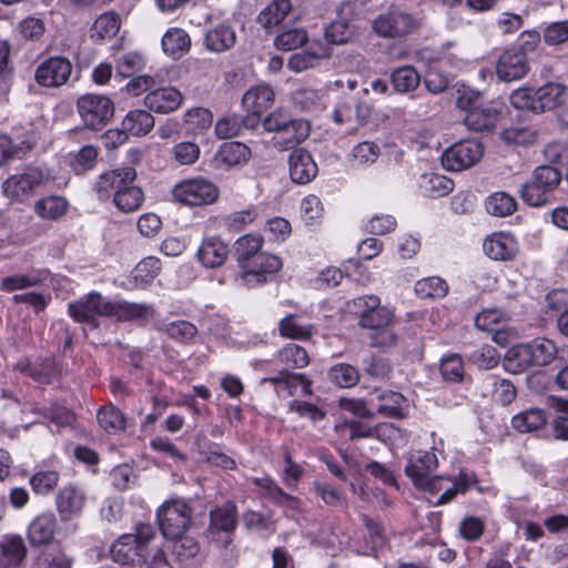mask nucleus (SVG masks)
I'll return each mask as SVG.
<instances>
[{
  "instance_id": "nucleus-59",
  "label": "nucleus",
  "mask_w": 568,
  "mask_h": 568,
  "mask_svg": "<svg viewBox=\"0 0 568 568\" xmlns=\"http://www.w3.org/2000/svg\"><path fill=\"white\" fill-rule=\"evenodd\" d=\"M244 126H246L244 118L237 114H229L216 122L215 133L220 139H230L239 135Z\"/></svg>"
},
{
  "instance_id": "nucleus-18",
  "label": "nucleus",
  "mask_w": 568,
  "mask_h": 568,
  "mask_svg": "<svg viewBox=\"0 0 568 568\" xmlns=\"http://www.w3.org/2000/svg\"><path fill=\"white\" fill-rule=\"evenodd\" d=\"M290 175L294 183H310L317 175V165L310 152L295 149L288 159Z\"/></svg>"
},
{
  "instance_id": "nucleus-26",
  "label": "nucleus",
  "mask_w": 568,
  "mask_h": 568,
  "mask_svg": "<svg viewBox=\"0 0 568 568\" xmlns=\"http://www.w3.org/2000/svg\"><path fill=\"white\" fill-rule=\"evenodd\" d=\"M376 403V409L381 415L390 418H402L406 398L398 392L389 389H375V397L371 398V403Z\"/></svg>"
},
{
  "instance_id": "nucleus-47",
  "label": "nucleus",
  "mask_w": 568,
  "mask_h": 568,
  "mask_svg": "<svg viewBox=\"0 0 568 568\" xmlns=\"http://www.w3.org/2000/svg\"><path fill=\"white\" fill-rule=\"evenodd\" d=\"M535 366H545L556 357L557 348L552 341L538 337L529 343Z\"/></svg>"
},
{
  "instance_id": "nucleus-17",
  "label": "nucleus",
  "mask_w": 568,
  "mask_h": 568,
  "mask_svg": "<svg viewBox=\"0 0 568 568\" xmlns=\"http://www.w3.org/2000/svg\"><path fill=\"white\" fill-rule=\"evenodd\" d=\"M229 245L219 236L205 237L197 252V261L206 268L222 266L229 257Z\"/></svg>"
},
{
  "instance_id": "nucleus-50",
  "label": "nucleus",
  "mask_w": 568,
  "mask_h": 568,
  "mask_svg": "<svg viewBox=\"0 0 568 568\" xmlns=\"http://www.w3.org/2000/svg\"><path fill=\"white\" fill-rule=\"evenodd\" d=\"M253 484L263 490V495L272 499L277 505L295 503V498L286 494L272 478H253Z\"/></svg>"
},
{
  "instance_id": "nucleus-16",
  "label": "nucleus",
  "mask_w": 568,
  "mask_h": 568,
  "mask_svg": "<svg viewBox=\"0 0 568 568\" xmlns=\"http://www.w3.org/2000/svg\"><path fill=\"white\" fill-rule=\"evenodd\" d=\"M121 126V131H109L108 134H116L119 142H124L128 134L141 136L149 133L154 126V118L145 110H132L122 120Z\"/></svg>"
},
{
  "instance_id": "nucleus-33",
  "label": "nucleus",
  "mask_w": 568,
  "mask_h": 568,
  "mask_svg": "<svg viewBox=\"0 0 568 568\" xmlns=\"http://www.w3.org/2000/svg\"><path fill=\"white\" fill-rule=\"evenodd\" d=\"M292 10L291 0H273L257 17V21L267 30L280 26Z\"/></svg>"
},
{
  "instance_id": "nucleus-21",
  "label": "nucleus",
  "mask_w": 568,
  "mask_h": 568,
  "mask_svg": "<svg viewBox=\"0 0 568 568\" xmlns=\"http://www.w3.org/2000/svg\"><path fill=\"white\" fill-rule=\"evenodd\" d=\"M57 518L51 511L37 516L28 527V538L32 546L50 544L55 534Z\"/></svg>"
},
{
  "instance_id": "nucleus-19",
  "label": "nucleus",
  "mask_w": 568,
  "mask_h": 568,
  "mask_svg": "<svg viewBox=\"0 0 568 568\" xmlns=\"http://www.w3.org/2000/svg\"><path fill=\"white\" fill-rule=\"evenodd\" d=\"M85 504V495L74 486H65L55 496V506L62 521L80 515Z\"/></svg>"
},
{
  "instance_id": "nucleus-4",
  "label": "nucleus",
  "mask_w": 568,
  "mask_h": 568,
  "mask_svg": "<svg viewBox=\"0 0 568 568\" xmlns=\"http://www.w3.org/2000/svg\"><path fill=\"white\" fill-rule=\"evenodd\" d=\"M160 529L166 539H176L185 534L192 518V508L182 498L166 500L158 509Z\"/></svg>"
},
{
  "instance_id": "nucleus-3",
  "label": "nucleus",
  "mask_w": 568,
  "mask_h": 568,
  "mask_svg": "<svg viewBox=\"0 0 568 568\" xmlns=\"http://www.w3.org/2000/svg\"><path fill=\"white\" fill-rule=\"evenodd\" d=\"M419 19L412 12L399 7H390L373 21L376 34L387 39H400L418 30Z\"/></svg>"
},
{
  "instance_id": "nucleus-30",
  "label": "nucleus",
  "mask_w": 568,
  "mask_h": 568,
  "mask_svg": "<svg viewBox=\"0 0 568 568\" xmlns=\"http://www.w3.org/2000/svg\"><path fill=\"white\" fill-rule=\"evenodd\" d=\"M112 310L109 317H115L118 321H134L146 318L154 314L151 305L144 303H130L126 301L111 302Z\"/></svg>"
},
{
  "instance_id": "nucleus-14",
  "label": "nucleus",
  "mask_w": 568,
  "mask_h": 568,
  "mask_svg": "<svg viewBox=\"0 0 568 568\" xmlns=\"http://www.w3.org/2000/svg\"><path fill=\"white\" fill-rule=\"evenodd\" d=\"M182 93L173 87H162L151 90L144 97V105L152 112L166 114L175 111L182 104Z\"/></svg>"
},
{
  "instance_id": "nucleus-11",
  "label": "nucleus",
  "mask_w": 568,
  "mask_h": 568,
  "mask_svg": "<svg viewBox=\"0 0 568 568\" xmlns=\"http://www.w3.org/2000/svg\"><path fill=\"white\" fill-rule=\"evenodd\" d=\"M72 73V63L63 57H50L36 69L37 83L45 88H59L68 82Z\"/></svg>"
},
{
  "instance_id": "nucleus-37",
  "label": "nucleus",
  "mask_w": 568,
  "mask_h": 568,
  "mask_svg": "<svg viewBox=\"0 0 568 568\" xmlns=\"http://www.w3.org/2000/svg\"><path fill=\"white\" fill-rule=\"evenodd\" d=\"M547 423L546 413L540 408H530L515 415L513 427L520 433H530L540 429Z\"/></svg>"
},
{
  "instance_id": "nucleus-52",
  "label": "nucleus",
  "mask_w": 568,
  "mask_h": 568,
  "mask_svg": "<svg viewBox=\"0 0 568 568\" xmlns=\"http://www.w3.org/2000/svg\"><path fill=\"white\" fill-rule=\"evenodd\" d=\"M60 480V474L57 470H39L29 479L32 490L39 495H47L54 490Z\"/></svg>"
},
{
  "instance_id": "nucleus-42",
  "label": "nucleus",
  "mask_w": 568,
  "mask_h": 568,
  "mask_svg": "<svg viewBox=\"0 0 568 568\" xmlns=\"http://www.w3.org/2000/svg\"><path fill=\"white\" fill-rule=\"evenodd\" d=\"M144 202V193L141 187L133 183L125 191H120L113 199L116 209L123 213L138 211Z\"/></svg>"
},
{
  "instance_id": "nucleus-61",
  "label": "nucleus",
  "mask_w": 568,
  "mask_h": 568,
  "mask_svg": "<svg viewBox=\"0 0 568 568\" xmlns=\"http://www.w3.org/2000/svg\"><path fill=\"white\" fill-rule=\"evenodd\" d=\"M172 540L174 541L172 551L180 562L186 564L200 552V545L193 537L182 535Z\"/></svg>"
},
{
  "instance_id": "nucleus-8",
  "label": "nucleus",
  "mask_w": 568,
  "mask_h": 568,
  "mask_svg": "<svg viewBox=\"0 0 568 568\" xmlns=\"http://www.w3.org/2000/svg\"><path fill=\"white\" fill-rule=\"evenodd\" d=\"M484 154L480 142L471 139L462 140L446 149L442 155V163L446 170L463 171L475 165Z\"/></svg>"
},
{
  "instance_id": "nucleus-1",
  "label": "nucleus",
  "mask_w": 568,
  "mask_h": 568,
  "mask_svg": "<svg viewBox=\"0 0 568 568\" xmlns=\"http://www.w3.org/2000/svg\"><path fill=\"white\" fill-rule=\"evenodd\" d=\"M348 307L358 318V326L368 329L369 345L387 349L397 344L398 336L394 329L396 316L394 310L381 304L376 295H363L348 302Z\"/></svg>"
},
{
  "instance_id": "nucleus-57",
  "label": "nucleus",
  "mask_w": 568,
  "mask_h": 568,
  "mask_svg": "<svg viewBox=\"0 0 568 568\" xmlns=\"http://www.w3.org/2000/svg\"><path fill=\"white\" fill-rule=\"evenodd\" d=\"M280 333L284 337L306 339L312 335V325H304L297 321L295 315H287L278 325Z\"/></svg>"
},
{
  "instance_id": "nucleus-25",
  "label": "nucleus",
  "mask_w": 568,
  "mask_h": 568,
  "mask_svg": "<svg viewBox=\"0 0 568 568\" xmlns=\"http://www.w3.org/2000/svg\"><path fill=\"white\" fill-rule=\"evenodd\" d=\"M110 555L114 561L122 565L134 564L144 558L143 550L131 534L119 537V539L112 544Z\"/></svg>"
},
{
  "instance_id": "nucleus-15",
  "label": "nucleus",
  "mask_w": 568,
  "mask_h": 568,
  "mask_svg": "<svg viewBox=\"0 0 568 568\" xmlns=\"http://www.w3.org/2000/svg\"><path fill=\"white\" fill-rule=\"evenodd\" d=\"M485 254L495 261H511L518 253V243L509 233H494L483 243Z\"/></svg>"
},
{
  "instance_id": "nucleus-60",
  "label": "nucleus",
  "mask_w": 568,
  "mask_h": 568,
  "mask_svg": "<svg viewBox=\"0 0 568 568\" xmlns=\"http://www.w3.org/2000/svg\"><path fill=\"white\" fill-rule=\"evenodd\" d=\"M498 351L491 345H481L476 348L470 355L469 361L480 369H490L499 363Z\"/></svg>"
},
{
  "instance_id": "nucleus-45",
  "label": "nucleus",
  "mask_w": 568,
  "mask_h": 568,
  "mask_svg": "<svg viewBox=\"0 0 568 568\" xmlns=\"http://www.w3.org/2000/svg\"><path fill=\"white\" fill-rule=\"evenodd\" d=\"M415 292L422 298H440L446 296L448 285L443 278L432 276L417 281Z\"/></svg>"
},
{
  "instance_id": "nucleus-49",
  "label": "nucleus",
  "mask_w": 568,
  "mask_h": 568,
  "mask_svg": "<svg viewBox=\"0 0 568 568\" xmlns=\"http://www.w3.org/2000/svg\"><path fill=\"white\" fill-rule=\"evenodd\" d=\"M516 200L506 192L491 194L486 202L487 211L496 216H507L516 211Z\"/></svg>"
},
{
  "instance_id": "nucleus-40",
  "label": "nucleus",
  "mask_w": 568,
  "mask_h": 568,
  "mask_svg": "<svg viewBox=\"0 0 568 568\" xmlns=\"http://www.w3.org/2000/svg\"><path fill=\"white\" fill-rule=\"evenodd\" d=\"M23 372L33 381L48 385L60 376V367L54 358H44L40 364H28Z\"/></svg>"
},
{
  "instance_id": "nucleus-38",
  "label": "nucleus",
  "mask_w": 568,
  "mask_h": 568,
  "mask_svg": "<svg viewBox=\"0 0 568 568\" xmlns=\"http://www.w3.org/2000/svg\"><path fill=\"white\" fill-rule=\"evenodd\" d=\"M501 140L508 145L527 146L537 141V130L530 125L515 124L500 133Z\"/></svg>"
},
{
  "instance_id": "nucleus-39",
  "label": "nucleus",
  "mask_w": 568,
  "mask_h": 568,
  "mask_svg": "<svg viewBox=\"0 0 568 568\" xmlns=\"http://www.w3.org/2000/svg\"><path fill=\"white\" fill-rule=\"evenodd\" d=\"M505 363L507 368L514 373H520L535 366L529 343L510 347L506 353Z\"/></svg>"
},
{
  "instance_id": "nucleus-10",
  "label": "nucleus",
  "mask_w": 568,
  "mask_h": 568,
  "mask_svg": "<svg viewBox=\"0 0 568 568\" xmlns=\"http://www.w3.org/2000/svg\"><path fill=\"white\" fill-rule=\"evenodd\" d=\"M283 266L282 260L273 254L260 252L241 270V280L247 286L265 283L267 275L277 273Z\"/></svg>"
},
{
  "instance_id": "nucleus-44",
  "label": "nucleus",
  "mask_w": 568,
  "mask_h": 568,
  "mask_svg": "<svg viewBox=\"0 0 568 568\" xmlns=\"http://www.w3.org/2000/svg\"><path fill=\"white\" fill-rule=\"evenodd\" d=\"M422 189L429 197H442L454 190V182L449 178L440 174L424 175Z\"/></svg>"
},
{
  "instance_id": "nucleus-43",
  "label": "nucleus",
  "mask_w": 568,
  "mask_h": 568,
  "mask_svg": "<svg viewBox=\"0 0 568 568\" xmlns=\"http://www.w3.org/2000/svg\"><path fill=\"white\" fill-rule=\"evenodd\" d=\"M44 280L43 271H32L27 274H14L11 276L3 277L1 281V287L4 291L13 292L17 290H24L31 286L40 285Z\"/></svg>"
},
{
  "instance_id": "nucleus-31",
  "label": "nucleus",
  "mask_w": 568,
  "mask_h": 568,
  "mask_svg": "<svg viewBox=\"0 0 568 568\" xmlns=\"http://www.w3.org/2000/svg\"><path fill=\"white\" fill-rule=\"evenodd\" d=\"M263 242V237L255 233H248L236 240L234 255L240 268L262 252Z\"/></svg>"
},
{
  "instance_id": "nucleus-63",
  "label": "nucleus",
  "mask_w": 568,
  "mask_h": 568,
  "mask_svg": "<svg viewBox=\"0 0 568 568\" xmlns=\"http://www.w3.org/2000/svg\"><path fill=\"white\" fill-rule=\"evenodd\" d=\"M381 154L379 146L371 141L356 144L352 150V160L357 165H369L376 162Z\"/></svg>"
},
{
  "instance_id": "nucleus-13",
  "label": "nucleus",
  "mask_w": 568,
  "mask_h": 568,
  "mask_svg": "<svg viewBox=\"0 0 568 568\" xmlns=\"http://www.w3.org/2000/svg\"><path fill=\"white\" fill-rule=\"evenodd\" d=\"M527 72V57L525 52L515 48L505 50L496 64L497 77L506 82L521 79Z\"/></svg>"
},
{
  "instance_id": "nucleus-5",
  "label": "nucleus",
  "mask_w": 568,
  "mask_h": 568,
  "mask_svg": "<svg viewBox=\"0 0 568 568\" xmlns=\"http://www.w3.org/2000/svg\"><path fill=\"white\" fill-rule=\"evenodd\" d=\"M77 109L84 125L94 131L102 130L114 114L113 102L99 94L81 95L77 100Z\"/></svg>"
},
{
  "instance_id": "nucleus-34",
  "label": "nucleus",
  "mask_w": 568,
  "mask_h": 568,
  "mask_svg": "<svg viewBox=\"0 0 568 568\" xmlns=\"http://www.w3.org/2000/svg\"><path fill=\"white\" fill-rule=\"evenodd\" d=\"M120 27L121 19L119 14L113 11L105 12L94 21L90 30V37L95 41L110 40L116 36Z\"/></svg>"
},
{
  "instance_id": "nucleus-32",
  "label": "nucleus",
  "mask_w": 568,
  "mask_h": 568,
  "mask_svg": "<svg viewBox=\"0 0 568 568\" xmlns=\"http://www.w3.org/2000/svg\"><path fill=\"white\" fill-rule=\"evenodd\" d=\"M191 38L187 32L181 28L169 29L162 38L163 51L173 59H179L189 52Z\"/></svg>"
},
{
  "instance_id": "nucleus-7",
  "label": "nucleus",
  "mask_w": 568,
  "mask_h": 568,
  "mask_svg": "<svg viewBox=\"0 0 568 568\" xmlns=\"http://www.w3.org/2000/svg\"><path fill=\"white\" fill-rule=\"evenodd\" d=\"M173 196L182 204L201 206L214 203L219 197V189L205 179H192L178 183L173 187Z\"/></svg>"
},
{
  "instance_id": "nucleus-41",
  "label": "nucleus",
  "mask_w": 568,
  "mask_h": 568,
  "mask_svg": "<svg viewBox=\"0 0 568 568\" xmlns=\"http://www.w3.org/2000/svg\"><path fill=\"white\" fill-rule=\"evenodd\" d=\"M276 357L287 371L303 368L310 363V357L305 348L294 343L286 344L278 351Z\"/></svg>"
},
{
  "instance_id": "nucleus-20",
  "label": "nucleus",
  "mask_w": 568,
  "mask_h": 568,
  "mask_svg": "<svg viewBox=\"0 0 568 568\" xmlns=\"http://www.w3.org/2000/svg\"><path fill=\"white\" fill-rule=\"evenodd\" d=\"M27 557L24 540L19 535H6L0 540V568H20Z\"/></svg>"
},
{
  "instance_id": "nucleus-48",
  "label": "nucleus",
  "mask_w": 568,
  "mask_h": 568,
  "mask_svg": "<svg viewBox=\"0 0 568 568\" xmlns=\"http://www.w3.org/2000/svg\"><path fill=\"white\" fill-rule=\"evenodd\" d=\"M324 36L328 43L344 44L356 36V31L346 20H336L325 28Z\"/></svg>"
},
{
  "instance_id": "nucleus-36",
  "label": "nucleus",
  "mask_w": 568,
  "mask_h": 568,
  "mask_svg": "<svg viewBox=\"0 0 568 568\" xmlns=\"http://www.w3.org/2000/svg\"><path fill=\"white\" fill-rule=\"evenodd\" d=\"M236 506L229 501L211 510L210 528L212 530L232 532L236 527Z\"/></svg>"
},
{
  "instance_id": "nucleus-51",
  "label": "nucleus",
  "mask_w": 568,
  "mask_h": 568,
  "mask_svg": "<svg viewBox=\"0 0 568 568\" xmlns=\"http://www.w3.org/2000/svg\"><path fill=\"white\" fill-rule=\"evenodd\" d=\"M97 418L99 425L109 433L124 429V415L119 408H116L113 405L100 408Z\"/></svg>"
},
{
  "instance_id": "nucleus-54",
  "label": "nucleus",
  "mask_w": 568,
  "mask_h": 568,
  "mask_svg": "<svg viewBox=\"0 0 568 568\" xmlns=\"http://www.w3.org/2000/svg\"><path fill=\"white\" fill-rule=\"evenodd\" d=\"M307 40V32L302 28H295L277 34L274 44L280 50L291 51L304 45Z\"/></svg>"
},
{
  "instance_id": "nucleus-28",
  "label": "nucleus",
  "mask_w": 568,
  "mask_h": 568,
  "mask_svg": "<svg viewBox=\"0 0 568 568\" xmlns=\"http://www.w3.org/2000/svg\"><path fill=\"white\" fill-rule=\"evenodd\" d=\"M274 92L268 85H257L242 98L244 108L253 115H261L272 106Z\"/></svg>"
},
{
  "instance_id": "nucleus-12",
  "label": "nucleus",
  "mask_w": 568,
  "mask_h": 568,
  "mask_svg": "<svg viewBox=\"0 0 568 568\" xmlns=\"http://www.w3.org/2000/svg\"><path fill=\"white\" fill-rule=\"evenodd\" d=\"M136 179L135 169L132 166H124L102 173L94 184V191L100 200H109L118 192L125 191Z\"/></svg>"
},
{
  "instance_id": "nucleus-46",
  "label": "nucleus",
  "mask_w": 568,
  "mask_h": 568,
  "mask_svg": "<svg viewBox=\"0 0 568 568\" xmlns=\"http://www.w3.org/2000/svg\"><path fill=\"white\" fill-rule=\"evenodd\" d=\"M219 155L223 163L234 166L245 163L251 156V151L244 143L227 142L221 146Z\"/></svg>"
},
{
  "instance_id": "nucleus-27",
  "label": "nucleus",
  "mask_w": 568,
  "mask_h": 568,
  "mask_svg": "<svg viewBox=\"0 0 568 568\" xmlns=\"http://www.w3.org/2000/svg\"><path fill=\"white\" fill-rule=\"evenodd\" d=\"M499 112L487 105L470 108L464 118L465 125L475 132L489 131L495 128L498 121Z\"/></svg>"
},
{
  "instance_id": "nucleus-22",
  "label": "nucleus",
  "mask_w": 568,
  "mask_h": 568,
  "mask_svg": "<svg viewBox=\"0 0 568 568\" xmlns=\"http://www.w3.org/2000/svg\"><path fill=\"white\" fill-rule=\"evenodd\" d=\"M437 467V457L434 453L418 450L410 454L407 465L405 466L406 475L415 485L425 483L430 477V473Z\"/></svg>"
},
{
  "instance_id": "nucleus-55",
  "label": "nucleus",
  "mask_w": 568,
  "mask_h": 568,
  "mask_svg": "<svg viewBox=\"0 0 568 568\" xmlns=\"http://www.w3.org/2000/svg\"><path fill=\"white\" fill-rule=\"evenodd\" d=\"M440 374L445 381L459 383L465 375L464 363L458 354H449L440 361Z\"/></svg>"
},
{
  "instance_id": "nucleus-62",
  "label": "nucleus",
  "mask_w": 568,
  "mask_h": 568,
  "mask_svg": "<svg viewBox=\"0 0 568 568\" xmlns=\"http://www.w3.org/2000/svg\"><path fill=\"white\" fill-rule=\"evenodd\" d=\"M531 179L552 192L561 182V172L552 165H540L534 170Z\"/></svg>"
},
{
  "instance_id": "nucleus-6",
  "label": "nucleus",
  "mask_w": 568,
  "mask_h": 568,
  "mask_svg": "<svg viewBox=\"0 0 568 568\" xmlns=\"http://www.w3.org/2000/svg\"><path fill=\"white\" fill-rule=\"evenodd\" d=\"M49 180L50 176L45 171L30 166L7 178L2 183V192L11 201L23 202L32 195L34 189L45 184Z\"/></svg>"
},
{
  "instance_id": "nucleus-53",
  "label": "nucleus",
  "mask_w": 568,
  "mask_h": 568,
  "mask_svg": "<svg viewBox=\"0 0 568 568\" xmlns=\"http://www.w3.org/2000/svg\"><path fill=\"white\" fill-rule=\"evenodd\" d=\"M160 329L170 338L181 343L191 342L197 334L196 326L187 321H174L164 324Z\"/></svg>"
},
{
  "instance_id": "nucleus-23",
  "label": "nucleus",
  "mask_w": 568,
  "mask_h": 568,
  "mask_svg": "<svg viewBox=\"0 0 568 568\" xmlns=\"http://www.w3.org/2000/svg\"><path fill=\"white\" fill-rule=\"evenodd\" d=\"M236 43V33L232 26L219 23L210 28L204 38L205 48L215 53H222L232 49Z\"/></svg>"
},
{
  "instance_id": "nucleus-64",
  "label": "nucleus",
  "mask_w": 568,
  "mask_h": 568,
  "mask_svg": "<svg viewBox=\"0 0 568 568\" xmlns=\"http://www.w3.org/2000/svg\"><path fill=\"white\" fill-rule=\"evenodd\" d=\"M550 193L532 179L520 189L521 199L531 206H540L547 203Z\"/></svg>"
},
{
  "instance_id": "nucleus-58",
  "label": "nucleus",
  "mask_w": 568,
  "mask_h": 568,
  "mask_svg": "<svg viewBox=\"0 0 568 568\" xmlns=\"http://www.w3.org/2000/svg\"><path fill=\"white\" fill-rule=\"evenodd\" d=\"M331 379L339 387H352L359 381L358 369L349 364H336L329 369Z\"/></svg>"
},
{
  "instance_id": "nucleus-56",
  "label": "nucleus",
  "mask_w": 568,
  "mask_h": 568,
  "mask_svg": "<svg viewBox=\"0 0 568 568\" xmlns=\"http://www.w3.org/2000/svg\"><path fill=\"white\" fill-rule=\"evenodd\" d=\"M477 481L474 473L460 471L452 487L446 488L439 496L437 505H445L452 501L458 493H466Z\"/></svg>"
},
{
  "instance_id": "nucleus-9",
  "label": "nucleus",
  "mask_w": 568,
  "mask_h": 568,
  "mask_svg": "<svg viewBox=\"0 0 568 568\" xmlns=\"http://www.w3.org/2000/svg\"><path fill=\"white\" fill-rule=\"evenodd\" d=\"M111 301H105L99 293H90L68 306L69 315L78 323H84L91 328H98V316H110Z\"/></svg>"
},
{
  "instance_id": "nucleus-35",
  "label": "nucleus",
  "mask_w": 568,
  "mask_h": 568,
  "mask_svg": "<svg viewBox=\"0 0 568 568\" xmlns=\"http://www.w3.org/2000/svg\"><path fill=\"white\" fill-rule=\"evenodd\" d=\"M390 82L397 93H410L419 87L420 74L412 65L398 67L390 73Z\"/></svg>"
},
{
  "instance_id": "nucleus-2",
  "label": "nucleus",
  "mask_w": 568,
  "mask_h": 568,
  "mask_svg": "<svg viewBox=\"0 0 568 568\" xmlns=\"http://www.w3.org/2000/svg\"><path fill=\"white\" fill-rule=\"evenodd\" d=\"M566 89L559 83L549 82L538 89L519 88L510 94V103L518 110L541 113L559 105L565 98Z\"/></svg>"
},
{
  "instance_id": "nucleus-24",
  "label": "nucleus",
  "mask_w": 568,
  "mask_h": 568,
  "mask_svg": "<svg viewBox=\"0 0 568 568\" xmlns=\"http://www.w3.org/2000/svg\"><path fill=\"white\" fill-rule=\"evenodd\" d=\"M310 135V124L304 120L292 119L290 123L273 136V144L280 150H290Z\"/></svg>"
},
{
  "instance_id": "nucleus-29",
  "label": "nucleus",
  "mask_w": 568,
  "mask_h": 568,
  "mask_svg": "<svg viewBox=\"0 0 568 568\" xmlns=\"http://www.w3.org/2000/svg\"><path fill=\"white\" fill-rule=\"evenodd\" d=\"M68 209L67 199L58 195L43 196L36 201L33 206L34 213L45 221H58L67 213Z\"/></svg>"
}]
</instances>
